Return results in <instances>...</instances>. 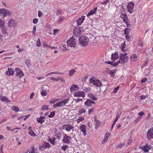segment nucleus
<instances>
[{
	"mask_svg": "<svg viewBox=\"0 0 153 153\" xmlns=\"http://www.w3.org/2000/svg\"><path fill=\"white\" fill-rule=\"evenodd\" d=\"M137 115L140 116H143L144 115V113L142 111L138 113Z\"/></svg>",
	"mask_w": 153,
	"mask_h": 153,
	"instance_id": "61",
	"label": "nucleus"
},
{
	"mask_svg": "<svg viewBox=\"0 0 153 153\" xmlns=\"http://www.w3.org/2000/svg\"><path fill=\"white\" fill-rule=\"evenodd\" d=\"M76 72V71L74 69H72L70 70L68 73L69 76H72Z\"/></svg>",
	"mask_w": 153,
	"mask_h": 153,
	"instance_id": "28",
	"label": "nucleus"
},
{
	"mask_svg": "<svg viewBox=\"0 0 153 153\" xmlns=\"http://www.w3.org/2000/svg\"><path fill=\"white\" fill-rule=\"evenodd\" d=\"M76 29H74V32H73V34L74 35V37H77V36L79 35V34H78V32H76Z\"/></svg>",
	"mask_w": 153,
	"mask_h": 153,
	"instance_id": "42",
	"label": "nucleus"
},
{
	"mask_svg": "<svg viewBox=\"0 0 153 153\" xmlns=\"http://www.w3.org/2000/svg\"><path fill=\"white\" fill-rule=\"evenodd\" d=\"M82 99L76 98L75 100V102L76 103H78L80 101H82Z\"/></svg>",
	"mask_w": 153,
	"mask_h": 153,
	"instance_id": "54",
	"label": "nucleus"
},
{
	"mask_svg": "<svg viewBox=\"0 0 153 153\" xmlns=\"http://www.w3.org/2000/svg\"><path fill=\"white\" fill-rule=\"evenodd\" d=\"M6 74L8 76H13L14 74L13 69L8 68L7 71L6 72Z\"/></svg>",
	"mask_w": 153,
	"mask_h": 153,
	"instance_id": "18",
	"label": "nucleus"
},
{
	"mask_svg": "<svg viewBox=\"0 0 153 153\" xmlns=\"http://www.w3.org/2000/svg\"><path fill=\"white\" fill-rule=\"evenodd\" d=\"M78 88H79L77 87L76 85L73 84L71 85L70 88V91L71 92H73L74 91H76L78 89Z\"/></svg>",
	"mask_w": 153,
	"mask_h": 153,
	"instance_id": "21",
	"label": "nucleus"
},
{
	"mask_svg": "<svg viewBox=\"0 0 153 153\" xmlns=\"http://www.w3.org/2000/svg\"><path fill=\"white\" fill-rule=\"evenodd\" d=\"M117 120L116 119L114 121L111 127V130H112L114 128V126L115 125L116 122L117 121Z\"/></svg>",
	"mask_w": 153,
	"mask_h": 153,
	"instance_id": "52",
	"label": "nucleus"
},
{
	"mask_svg": "<svg viewBox=\"0 0 153 153\" xmlns=\"http://www.w3.org/2000/svg\"><path fill=\"white\" fill-rule=\"evenodd\" d=\"M11 14V12L5 9H1L0 10V15L2 16L4 18L7 15L8 16H10Z\"/></svg>",
	"mask_w": 153,
	"mask_h": 153,
	"instance_id": "6",
	"label": "nucleus"
},
{
	"mask_svg": "<svg viewBox=\"0 0 153 153\" xmlns=\"http://www.w3.org/2000/svg\"><path fill=\"white\" fill-rule=\"evenodd\" d=\"M109 73L111 75V76L112 77H113L114 76H115V72L114 71V70H111L109 71Z\"/></svg>",
	"mask_w": 153,
	"mask_h": 153,
	"instance_id": "45",
	"label": "nucleus"
},
{
	"mask_svg": "<svg viewBox=\"0 0 153 153\" xmlns=\"http://www.w3.org/2000/svg\"><path fill=\"white\" fill-rule=\"evenodd\" d=\"M89 83L95 86L97 88L100 87L102 85V83L100 80L95 79L93 77H91L90 79Z\"/></svg>",
	"mask_w": 153,
	"mask_h": 153,
	"instance_id": "3",
	"label": "nucleus"
},
{
	"mask_svg": "<svg viewBox=\"0 0 153 153\" xmlns=\"http://www.w3.org/2000/svg\"><path fill=\"white\" fill-rule=\"evenodd\" d=\"M61 11L62 10L61 9H58L56 13V15L57 16L59 15L61 13Z\"/></svg>",
	"mask_w": 153,
	"mask_h": 153,
	"instance_id": "57",
	"label": "nucleus"
},
{
	"mask_svg": "<svg viewBox=\"0 0 153 153\" xmlns=\"http://www.w3.org/2000/svg\"><path fill=\"white\" fill-rule=\"evenodd\" d=\"M94 124L95 128L97 129L100 126L101 122L99 120H97V121L94 122Z\"/></svg>",
	"mask_w": 153,
	"mask_h": 153,
	"instance_id": "27",
	"label": "nucleus"
},
{
	"mask_svg": "<svg viewBox=\"0 0 153 153\" xmlns=\"http://www.w3.org/2000/svg\"><path fill=\"white\" fill-rule=\"evenodd\" d=\"M137 56L136 54L132 55L130 57V59L131 61L134 62L137 61Z\"/></svg>",
	"mask_w": 153,
	"mask_h": 153,
	"instance_id": "26",
	"label": "nucleus"
},
{
	"mask_svg": "<svg viewBox=\"0 0 153 153\" xmlns=\"http://www.w3.org/2000/svg\"><path fill=\"white\" fill-rule=\"evenodd\" d=\"M86 112L85 109L82 108H81L79 109V111L77 113L78 115H80L83 114H85Z\"/></svg>",
	"mask_w": 153,
	"mask_h": 153,
	"instance_id": "25",
	"label": "nucleus"
},
{
	"mask_svg": "<svg viewBox=\"0 0 153 153\" xmlns=\"http://www.w3.org/2000/svg\"><path fill=\"white\" fill-rule=\"evenodd\" d=\"M128 30V29L127 28H126V30H124L125 31V34H126V38H127V34L128 33V31L127 30Z\"/></svg>",
	"mask_w": 153,
	"mask_h": 153,
	"instance_id": "59",
	"label": "nucleus"
},
{
	"mask_svg": "<svg viewBox=\"0 0 153 153\" xmlns=\"http://www.w3.org/2000/svg\"><path fill=\"white\" fill-rule=\"evenodd\" d=\"M2 32L3 34L7 35V33H6L7 28L6 27H5L4 25L1 27Z\"/></svg>",
	"mask_w": 153,
	"mask_h": 153,
	"instance_id": "30",
	"label": "nucleus"
},
{
	"mask_svg": "<svg viewBox=\"0 0 153 153\" xmlns=\"http://www.w3.org/2000/svg\"><path fill=\"white\" fill-rule=\"evenodd\" d=\"M62 129H64V130L68 132H70L71 131L73 132L74 131L73 125L69 124L62 125Z\"/></svg>",
	"mask_w": 153,
	"mask_h": 153,
	"instance_id": "5",
	"label": "nucleus"
},
{
	"mask_svg": "<svg viewBox=\"0 0 153 153\" xmlns=\"http://www.w3.org/2000/svg\"><path fill=\"white\" fill-rule=\"evenodd\" d=\"M80 128L81 131L82 132V134L84 136H85L86 134L85 126L84 125L81 126H80Z\"/></svg>",
	"mask_w": 153,
	"mask_h": 153,
	"instance_id": "19",
	"label": "nucleus"
},
{
	"mask_svg": "<svg viewBox=\"0 0 153 153\" xmlns=\"http://www.w3.org/2000/svg\"><path fill=\"white\" fill-rule=\"evenodd\" d=\"M3 146L1 145L0 148V153H4L3 152Z\"/></svg>",
	"mask_w": 153,
	"mask_h": 153,
	"instance_id": "64",
	"label": "nucleus"
},
{
	"mask_svg": "<svg viewBox=\"0 0 153 153\" xmlns=\"http://www.w3.org/2000/svg\"><path fill=\"white\" fill-rule=\"evenodd\" d=\"M29 153H38L37 150L36 149H35L34 147H33L32 150L30 152H29Z\"/></svg>",
	"mask_w": 153,
	"mask_h": 153,
	"instance_id": "41",
	"label": "nucleus"
},
{
	"mask_svg": "<svg viewBox=\"0 0 153 153\" xmlns=\"http://www.w3.org/2000/svg\"><path fill=\"white\" fill-rule=\"evenodd\" d=\"M120 86H118L117 87L115 88L114 89V91H113V93L114 94H115L117 93L120 88Z\"/></svg>",
	"mask_w": 153,
	"mask_h": 153,
	"instance_id": "46",
	"label": "nucleus"
},
{
	"mask_svg": "<svg viewBox=\"0 0 153 153\" xmlns=\"http://www.w3.org/2000/svg\"><path fill=\"white\" fill-rule=\"evenodd\" d=\"M121 114V111H120L118 112L117 113V114L116 115V118H115V119L117 120H118V118L120 117Z\"/></svg>",
	"mask_w": 153,
	"mask_h": 153,
	"instance_id": "43",
	"label": "nucleus"
},
{
	"mask_svg": "<svg viewBox=\"0 0 153 153\" xmlns=\"http://www.w3.org/2000/svg\"><path fill=\"white\" fill-rule=\"evenodd\" d=\"M55 114V111H52L50 113V114L48 116V117L49 118H52L54 116Z\"/></svg>",
	"mask_w": 153,
	"mask_h": 153,
	"instance_id": "38",
	"label": "nucleus"
},
{
	"mask_svg": "<svg viewBox=\"0 0 153 153\" xmlns=\"http://www.w3.org/2000/svg\"><path fill=\"white\" fill-rule=\"evenodd\" d=\"M74 96L76 97H82L84 98L85 96V93L82 91H79L75 92L74 94Z\"/></svg>",
	"mask_w": 153,
	"mask_h": 153,
	"instance_id": "14",
	"label": "nucleus"
},
{
	"mask_svg": "<svg viewBox=\"0 0 153 153\" xmlns=\"http://www.w3.org/2000/svg\"><path fill=\"white\" fill-rule=\"evenodd\" d=\"M30 114H28L27 115H25V116H23V118L24 119V120H26L28 118L29 116H30Z\"/></svg>",
	"mask_w": 153,
	"mask_h": 153,
	"instance_id": "55",
	"label": "nucleus"
},
{
	"mask_svg": "<svg viewBox=\"0 0 153 153\" xmlns=\"http://www.w3.org/2000/svg\"><path fill=\"white\" fill-rule=\"evenodd\" d=\"M7 24L9 27H12L13 26H16L17 24V22L15 20L11 19L9 20Z\"/></svg>",
	"mask_w": 153,
	"mask_h": 153,
	"instance_id": "13",
	"label": "nucleus"
},
{
	"mask_svg": "<svg viewBox=\"0 0 153 153\" xmlns=\"http://www.w3.org/2000/svg\"><path fill=\"white\" fill-rule=\"evenodd\" d=\"M41 45V43L40 39H38L36 42V45L37 47H40Z\"/></svg>",
	"mask_w": 153,
	"mask_h": 153,
	"instance_id": "44",
	"label": "nucleus"
},
{
	"mask_svg": "<svg viewBox=\"0 0 153 153\" xmlns=\"http://www.w3.org/2000/svg\"><path fill=\"white\" fill-rule=\"evenodd\" d=\"M71 139L70 136L65 134L63 138V141L64 143L69 144L70 142Z\"/></svg>",
	"mask_w": 153,
	"mask_h": 153,
	"instance_id": "15",
	"label": "nucleus"
},
{
	"mask_svg": "<svg viewBox=\"0 0 153 153\" xmlns=\"http://www.w3.org/2000/svg\"><path fill=\"white\" fill-rule=\"evenodd\" d=\"M59 30L56 29H54L53 30L54 35H56V34H57V33H59Z\"/></svg>",
	"mask_w": 153,
	"mask_h": 153,
	"instance_id": "51",
	"label": "nucleus"
},
{
	"mask_svg": "<svg viewBox=\"0 0 153 153\" xmlns=\"http://www.w3.org/2000/svg\"><path fill=\"white\" fill-rule=\"evenodd\" d=\"M76 22L77 24V26H79L83 22V21L82 20V19L79 18L77 20Z\"/></svg>",
	"mask_w": 153,
	"mask_h": 153,
	"instance_id": "36",
	"label": "nucleus"
},
{
	"mask_svg": "<svg viewBox=\"0 0 153 153\" xmlns=\"http://www.w3.org/2000/svg\"><path fill=\"white\" fill-rule=\"evenodd\" d=\"M4 24L5 22L0 19V27L1 28L2 26L4 25Z\"/></svg>",
	"mask_w": 153,
	"mask_h": 153,
	"instance_id": "48",
	"label": "nucleus"
},
{
	"mask_svg": "<svg viewBox=\"0 0 153 153\" xmlns=\"http://www.w3.org/2000/svg\"><path fill=\"white\" fill-rule=\"evenodd\" d=\"M88 97L93 100H95L97 99L95 96L92 93H89L88 95Z\"/></svg>",
	"mask_w": 153,
	"mask_h": 153,
	"instance_id": "29",
	"label": "nucleus"
},
{
	"mask_svg": "<svg viewBox=\"0 0 153 153\" xmlns=\"http://www.w3.org/2000/svg\"><path fill=\"white\" fill-rule=\"evenodd\" d=\"M11 109L16 112H18L19 111V109L18 107L14 106L11 107Z\"/></svg>",
	"mask_w": 153,
	"mask_h": 153,
	"instance_id": "35",
	"label": "nucleus"
},
{
	"mask_svg": "<svg viewBox=\"0 0 153 153\" xmlns=\"http://www.w3.org/2000/svg\"><path fill=\"white\" fill-rule=\"evenodd\" d=\"M111 135V134L109 133H107L104 137V139L102 140V144L104 143L105 142H106L108 140V139L109 137Z\"/></svg>",
	"mask_w": 153,
	"mask_h": 153,
	"instance_id": "22",
	"label": "nucleus"
},
{
	"mask_svg": "<svg viewBox=\"0 0 153 153\" xmlns=\"http://www.w3.org/2000/svg\"><path fill=\"white\" fill-rule=\"evenodd\" d=\"M130 39H126V41H125L123 43L121 44V50L123 52H125L126 51V48L127 46L126 45V42L128 45L130 43Z\"/></svg>",
	"mask_w": 153,
	"mask_h": 153,
	"instance_id": "11",
	"label": "nucleus"
},
{
	"mask_svg": "<svg viewBox=\"0 0 153 153\" xmlns=\"http://www.w3.org/2000/svg\"><path fill=\"white\" fill-rule=\"evenodd\" d=\"M55 136L57 137V138L58 139H60V137L62 135L61 133L59 131H57L56 132V133L55 134Z\"/></svg>",
	"mask_w": 153,
	"mask_h": 153,
	"instance_id": "32",
	"label": "nucleus"
},
{
	"mask_svg": "<svg viewBox=\"0 0 153 153\" xmlns=\"http://www.w3.org/2000/svg\"><path fill=\"white\" fill-rule=\"evenodd\" d=\"M97 7H96L94 8L93 10H92L89 11L88 13L87 16H88L93 15L94 14H95L96 13L97 10Z\"/></svg>",
	"mask_w": 153,
	"mask_h": 153,
	"instance_id": "23",
	"label": "nucleus"
},
{
	"mask_svg": "<svg viewBox=\"0 0 153 153\" xmlns=\"http://www.w3.org/2000/svg\"><path fill=\"white\" fill-rule=\"evenodd\" d=\"M28 134L32 137H35L36 136L35 133L32 130H30L28 132Z\"/></svg>",
	"mask_w": 153,
	"mask_h": 153,
	"instance_id": "34",
	"label": "nucleus"
},
{
	"mask_svg": "<svg viewBox=\"0 0 153 153\" xmlns=\"http://www.w3.org/2000/svg\"><path fill=\"white\" fill-rule=\"evenodd\" d=\"M68 146L66 145H64L62 147V149L64 151H65L67 149Z\"/></svg>",
	"mask_w": 153,
	"mask_h": 153,
	"instance_id": "56",
	"label": "nucleus"
},
{
	"mask_svg": "<svg viewBox=\"0 0 153 153\" xmlns=\"http://www.w3.org/2000/svg\"><path fill=\"white\" fill-rule=\"evenodd\" d=\"M147 97V95H142L140 97V98L142 100L145 99Z\"/></svg>",
	"mask_w": 153,
	"mask_h": 153,
	"instance_id": "60",
	"label": "nucleus"
},
{
	"mask_svg": "<svg viewBox=\"0 0 153 153\" xmlns=\"http://www.w3.org/2000/svg\"><path fill=\"white\" fill-rule=\"evenodd\" d=\"M71 97H68V98L64 99L57 102L53 105V107L54 108L57 107H64L67 103L70 100Z\"/></svg>",
	"mask_w": 153,
	"mask_h": 153,
	"instance_id": "2",
	"label": "nucleus"
},
{
	"mask_svg": "<svg viewBox=\"0 0 153 153\" xmlns=\"http://www.w3.org/2000/svg\"><path fill=\"white\" fill-rule=\"evenodd\" d=\"M76 39H69L67 42L68 46L75 47L76 45Z\"/></svg>",
	"mask_w": 153,
	"mask_h": 153,
	"instance_id": "7",
	"label": "nucleus"
},
{
	"mask_svg": "<svg viewBox=\"0 0 153 153\" xmlns=\"http://www.w3.org/2000/svg\"><path fill=\"white\" fill-rule=\"evenodd\" d=\"M55 138L54 137L52 138L49 139V142L53 145H54L55 143Z\"/></svg>",
	"mask_w": 153,
	"mask_h": 153,
	"instance_id": "39",
	"label": "nucleus"
},
{
	"mask_svg": "<svg viewBox=\"0 0 153 153\" xmlns=\"http://www.w3.org/2000/svg\"><path fill=\"white\" fill-rule=\"evenodd\" d=\"M84 119V118L83 117H80L78 118L76 120V122L77 123H79L80 122L82 121Z\"/></svg>",
	"mask_w": 153,
	"mask_h": 153,
	"instance_id": "37",
	"label": "nucleus"
},
{
	"mask_svg": "<svg viewBox=\"0 0 153 153\" xmlns=\"http://www.w3.org/2000/svg\"><path fill=\"white\" fill-rule=\"evenodd\" d=\"M48 92V90H42L41 91V94L42 96H46Z\"/></svg>",
	"mask_w": 153,
	"mask_h": 153,
	"instance_id": "33",
	"label": "nucleus"
},
{
	"mask_svg": "<svg viewBox=\"0 0 153 153\" xmlns=\"http://www.w3.org/2000/svg\"><path fill=\"white\" fill-rule=\"evenodd\" d=\"M59 100L58 99H53L51 100L49 102L50 103V104H54L56 102V101H57Z\"/></svg>",
	"mask_w": 153,
	"mask_h": 153,
	"instance_id": "47",
	"label": "nucleus"
},
{
	"mask_svg": "<svg viewBox=\"0 0 153 153\" xmlns=\"http://www.w3.org/2000/svg\"><path fill=\"white\" fill-rule=\"evenodd\" d=\"M111 62V61H107V62H105V63L107 64H110L111 65H112V66H114V64H113V62Z\"/></svg>",
	"mask_w": 153,
	"mask_h": 153,
	"instance_id": "53",
	"label": "nucleus"
},
{
	"mask_svg": "<svg viewBox=\"0 0 153 153\" xmlns=\"http://www.w3.org/2000/svg\"><path fill=\"white\" fill-rule=\"evenodd\" d=\"M38 21V19L37 18H34L33 19V22L34 24H36Z\"/></svg>",
	"mask_w": 153,
	"mask_h": 153,
	"instance_id": "58",
	"label": "nucleus"
},
{
	"mask_svg": "<svg viewBox=\"0 0 153 153\" xmlns=\"http://www.w3.org/2000/svg\"><path fill=\"white\" fill-rule=\"evenodd\" d=\"M48 106L46 105L43 106L42 108V110H48Z\"/></svg>",
	"mask_w": 153,
	"mask_h": 153,
	"instance_id": "50",
	"label": "nucleus"
},
{
	"mask_svg": "<svg viewBox=\"0 0 153 153\" xmlns=\"http://www.w3.org/2000/svg\"><path fill=\"white\" fill-rule=\"evenodd\" d=\"M48 48H49L51 49L52 50L53 49H56V48L55 47H51L50 46H49V45H48Z\"/></svg>",
	"mask_w": 153,
	"mask_h": 153,
	"instance_id": "62",
	"label": "nucleus"
},
{
	"mask_svg": "<svg viewBox=\"0 0 153 153\" xmlns=\"http://www.w3.org/2000/svg\"><path fill=\"white\" fill-rule=\"evenodd\" d=\"M120 18L123 20V22L126 24L127 27H130L131 25L130 23V21L128 19V17L125 13H121Z\"/></svg>",
	"mask_w": 153,
	"mask_h": 153,
	"instance_id": "4",
	"label": "nucleus"
},
{
	"mask_svg": "<svg viewBox=\"0 0 153 153\" xmlns=\"http://www.w3.org/2000/svg\"><path fill=\"white\" fill-rule=\"evenodd\" d=\"M119 58V56L117 53L114 52L112 53L111 56V59L112 62H115L116 60L117 59Z\"/></svg>",
	"mask_w": 153,
	"mask_h": 153,
	"instance_id": "17",
	"label": "nucleus"
},
{
	"mask_svg": "<svg viewBox=\"0 0 153 153\" xmlns=\"http://www.w3.org/2000/svg\"><path fill=\"white\" fill-rule=\"evenodd\" d=\"M0 99L3 102L5 101L7 102H11L8 98L3 96H0Z\"/></svg>",
	"mask_w": 153,
	"mask_h": 153,
	"instance_id": "20",
	"label": "nucleus"
},
{
	"mask_svg": "<svg viewBox=\"0 0 153 153\" xmlns=\"http://www.w3.org/2000/svg\"><path fill=\"white\" fill-rule=\"evenodd\" d=\"M137 44L138 46H140L141 48L143 46V42L140 39L138 40Z\"/></svg>",
	"mask_w": 153,
	"mask_h": 153,
	"instance_id": "40",
	"label": "nucleus"
},
{
	"mask_svg": "<svg viewBox=\"0 0 153 153\" xmlns=\"http://www.w3.org/2000/svg\"><path fill=\"white\" fill-rule=\"evenodd\" d=\"M152 148L151 145H149L147 144H146L145 146H143L142 149L143 150L144 152H146Z\"/></svg>",
	"mask_w": 153,
	"mask_h": 153,
	"instance_id": "16",
	"label": "nucleus"
},
{
	"mask_svg": "<svg viewBox=\"0 0 153 153\" xmlns=\"http://www.w3.org/2000/svg\"><path fill=\"white\" fill-rule=\"evenodd\" d=\"M94 108H91L89 109L88 111V114H90L91 113L94 112Z\"/></svg>",
	"mask_w": 153,
	"mask_h": 153,
	"instance_id": "49",
	"label": "nucleus"
},
{
	"mask_svg": "<svg viewBox=\"0 0 153 153\" xmlns=\"http://www.w3.org/2000/svg\"><path fill=\"white\" fill-rule=\"evenodd\" d=\"M91 104L90 99H88L84 103L85 105L87 107L90 106Z\"/></svg>",
	"mask_w": 153,
	"mask_h": 153,
	"instance_id": "31",
	"label": "nucleus"
},
{
	"mask_svg": "<svg viewBox=\"0 0 153 153\" xmlns=\"http://www.w3.org/2000/svg\"><path fill=\"white\" fill-rule=\"evenodd\" d=\"M15 71L16 72L15 75L18 78H21L24 76V72L20 69L18 68H16Z\"/></svg>",
	"mask_w": 153,
	"mask_h": 153,
	"instance_id": "8",
	"label": "nucleus"
},
{
	"mask_svg": "<svg viewBox=\"0 0 153 153\" xmlns=\"http://www.w3.org/2000/svg\"><path fill=\"white\" fill-rule=\"evenodd\" d=\"M127 53L125 54H120L119 60L114 63V66L115 67H116L120 63L123 64L127 62L128 61V57L127 56Z\"/></svg>",
	"mask_w": 153,
	"mask_h": 153,
	"instance_id": "1",
	"label": "nucleus"
},
{
	"mask_svg": "<svg viewBox=\"0 0 153 153\" xmlns=\"http://www.w3.org/2000/svg\"><path fill=\"white\" fill-rule=\"evenodd\" d=\"M34 95V93H33V92L30 95V99H32L33 98V97Z\"/></svg>",
	"mask_w": 153,
	"mask_h": 153,
	"instance_id": "63",
	"label": "nucleus"
},
{
	"mask_svg": "<svg viewBox=\"0 0 153 153\" xmlns=\"http://www.w3.org/2000/svg\"><path fill=\"white\" fill-rule=\"evenodd\" d=\"M79 43L82 46H85L88 45L89 39H79Z\"/></svg>",
	"mask_w": 153,
	"mask_h": 153,
	"instance_id": "10",
	"label": "nucleus"
},
{
	"mask_svg": "<svg viewBox=\"0 0 153 153\" xmlns=\"http://www.w3.org/2000/svg\"><path fill=\"white\" fill-rule=\"evenodd\" d=\"M45 117H39L36 118V120L39 123H40L42 124L45 120Z\"/></svg>",
	"mask_w": 153,
	"mask_h": 153,
	"instance_id": "24",
	"label": "nucleus"
},
{
	"mask_svg": "<svg viewBox=\"0 0 153 153\" xmlns=\"http://www.w3.org/2000/svg\"><path fill=\"white\" fill-rule=\"evenodd\" d=\"M147 138L149 140L153 138V127L149 130L147 134Z\"/></svg>",
	"mask_w": 153,
	"mask_h": 153,
	"instance_id": "12",
	"label": "nucleus"
},
{
	"mask_svg": "<svg viewBox=\"0 0 153 153\" xmlns=\"http://www.w3.org/2000/svg\"><path fill=\"white\" fill-rule=\"evenodd\" d=\"M134 4L132 2L128 3L127 6V10L130 13H132L134 12Z\"/></svg>",
	"mask_w": 153,
	"mask_h": 153,
	"instance_id": "9",
	"label": "nucleus"
}]
</instances>
